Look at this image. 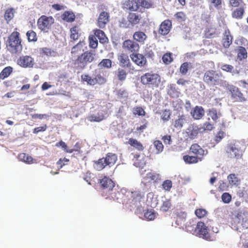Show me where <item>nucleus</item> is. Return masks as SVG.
I'll use <instances>...</instances> for the list:
<instances>
[{
    "mask_svg": "<svg viewBox=\"0 0 248 248\" xmlns=\"http://www.w3.org/2000/svg\"><path fill=\"white\" fill-rule=\"evenodd\" d=\"M21 42L20 33L14 31L8 37L6 45L8 50L12 54L20 53L22 50Z\"/></svg>",
    "mask_w": 248,
    "mask_h": 248,
    "instance_id": "nucleus-1",
    "label": "nucleus"
},
{
    "mask_svg": "<svg viewBox=\"0 0 248 248\" xmlns=\"http://www.w3.org/2000/svg\"><path fill=\"white\" fill-rule=\"evenodd\" d=\"M124 5L130 11H137L154 8V2L153 0H127Z\"/></svg>",
    "mask_w": 248,
    "mask_h": 248,
    "instance_id": "nucleus-2",
    "label": "nucleus"
},
{
    "mask_svg": "<svg viewBox=\"0 0 248 248\" xmlns=\"http://www.w3.org/2000/svg\"><path fill=\"white\" fill-rule=\"evenodd\" d=\"M95 56V53L93 51H85L73 61L74 68L77 70H82L88 63L94 61Z\"/></svg>",
    "mask_w": 248,
    "mask_h": 248,
    "instance_id": "nucleus-3",
    "label": "nucleus"
},
{
    "mask_svg": "<svg viewBox=\"0 0 248 248\" xmlns=\"http://www.w3.org/2000/svg\"><path fill=\"white\" fill-rule=\"evenodd\" d=\"M231 225L235 230L239 232L241 229H248V212L245 210L239 211L232 218Z\"/></svg>",
    "mask_w": 248,
    "mask_h": 248,
    "instance_id": "nucleus-4",
    "label": "nucleus"
},
{
    "mask_svg": "<svg viewBox=\"0 0 248 248\" xmlns=\"http://www.w3.org/2000/svg\"><path fill=\"white\" fill-rule=\"evenodd\" d=\"M222 74L213 70L206 71L203 75V80L207 85L214 86L226 83V81L221 79Z\"/></svg>",
    "mask_w": 248,
    "mask_h": 248,
    "instance_id": "nucleus-5",
    "label": "nucleus"
},
{
    "mask_svg": "<svg viewBox=\"0 0 248 248\" xmlns=\"http://www.w3.org/2000/svg\"><path fill=\"white\" fill-rule=\"evenodd\" d=\"M117 160V156L116 154L108 153L105 157L99 159L94 162V168L98 171L102 170L107 166L111 167L114 165Z\"/></svg>",
    "mask_w": 248,
    "mask_h": 248,
    "instance_id": "nucleus-6",
    "label": "nucleus"
},
{
    "mask_svg": "<svg viewBox=\"0 0 248 248\" xmlns=\"http://www.w3.org/2000/svg\"><path fill=\"white\" fill-rule=\"evenodd\" d=\"M160 82V77L157 74L148 72L140 77V82L142 84L152 88L158 87Z\"/></svg>",
    "mask_w": 248,
    "mask_h": 248,
    "instance_id": "nucleus-7",
    "label": "nucleus"
},
{
    "mask_svg": "<svg viewBox=\"0 0 248 248\" xmlns=\"http://www.w3.org/2000/svg\"><path fill=\"white\" fill-rule=\"evenodd\" d=\"M55 22V19L52 16H41L37 20L38 28L44 32H48Z\"/></svg>",
    "mask_w": 248,
    "mask_h": 248,
    "instance_id": "nucleus-8",
    "label": "nucleus"
},
{
    "mask_svg": "<svg viewBox=\"0 0 248 248\" xmlns=\"http://www.w3.org/2000/svg\"><path fill=\"white\" fill-rule=\"evenodd\" d=\"M226 88L229 91L231 98L233 102L243 103L247 101V97L238 87L228 84Z\"/></svg>",
    "mask_w": 248,
    "mask_h": 248,
    "instance_id": "nucleus-9",
    "label": "nucleus"
},
{
    "mask_svg": "<svg viewBox=\"0 0 248 248\" xmlns=\"http://www.w3.org/2000/svg\"><path fill=\"white\" fill-rule=\"evenodd\" d=\"M144 198V194L140 191L131 192L127 204L132 208L138 207L140 205L141 202L143 200Z\"/></svg>",
    "mask_w": 248,
    "mask_h": 248,
    "instance_id": "nucleus-10",
    "label": "nucleus"
},
{
    "mask_svg": "<svg viewBox=\"0 0 248 248\" xmlns=\"http://www.w3.org/2000/svg\"><path fill=\"white\" fill-rule=\"evenodd\" d=\"M209 229L204 222L200 221L197 223L195 232L200 237L208 241H212L211 237L208 232Z\"/></svg>",
    "mask_w": 248,
    "mask_h": 248,
    "instance_id": "nucleus-11",
    "label": "nucleus"
},
{
    "mask_svg": "<svg viewBox=\"0 0 248 248\" xmlns=\"http://www.w3.org/2000/svg\"><path fill=\"white\" fill-rule=\"evenodd\" d=\"M123 48L131 54L138 52L140 49V45L136 42L130 39H127L124 41L122 44Z\"/></svg>",
    "mask_w": 248,
    "mask_h": 248,
    "instance_id": "nucleus-12",
    "label": "nucleus"
},
{
    "mask_svg": "<svg viewBox=\"0 0 248 248\" xmlns=\"http://www.w3.org/2000/svg\"><path fill=\"white\" fill-rule=\"evenodd\" d=\"M18 65L23 68H32L35 62L34 59L31 56H21L17 60Z\"/></svg>",
    "mask_w": 248,
    "mask_h": 248,
    "instance_id": "nucleus-13",
    "label": "nucleus"
},
{
    "mask_svg": "<svg viewBox=\"0 0 248 248\" xmlns=\"http://www.w3.org/2000/svg\"><path fill=\"white\" fill-rule=\"evenodd\" d=\"M190 152L195 155L200 161H202L204 156L207 154V151L203 150L199 145L197 143L192 144L189 150Z\"/></svg>",
    "mask_w": 248,
    "mask_h": 248,
    "instance_id": "nucleus-14",
    "label": "nucleus"
},
{
    "mask_svg": "<svg viewBox=\"0 0 248 248\" xmlns=\"http://www.w3.org/2000/svg\"><path fill=\"white\" fill-rule=\"evenodd\" d=\"M109 14L107 12H102L99 15L97 21V25L100 29H105L109 21Z\"/></svg>",
    "mask_w": 248,
    "mask_h": 248,
    "instance_id": "nucleus-15",
    "label": "nucleus"
},
{
    "mask_svg": "<svg viewBox=\"0 0 248 248\" xmlns=\"http://www.w3.org/2000/svg\"><path fill=\"white\" fill-rule=\"evenodd\" d=\"M132 61L137 65L142 67L147 64V60L145 56L137 52L130 55Z\"/></svg>",
    "mask_w": 248,
    "mask_h": 248,
    "instance_id": "nucleus-16",
    "label": "nucleus"
},
{
    "mask_svg": "<svg viewBox=\"0 0 248 248\" xmlns=\"http://www.w3.org/2000/svg\"><path fill=\"white\" fill-rule=\"evenodd\" d=\"M227 153L230 158L240 159L243 155V151L234 145H230L227 148Z\"/></svg>",
    "mask_w": 248,
    "mask_h": 248,
    "instance_id": "nucleus-17",
    "label": "nucleus"
},
{
    "mask_svg": "<svg viewBox=\"0 0 248 248\" xmlns=\"http://www.w3.org/2000/svg\"><path fill=\"white\" fill-rule=\"evenodd\" d=\"M98 183L100 184L101 188L108 191L112 190L115 186L114 182L110 178L107 176H104L103 178L99 179Z\"/></svg>",
    "mask_w": 248,
    "mask_h": 248,
    "instance_id": "nucleus-18",
    "label": "nucleus"
},
{
    "mask_svg": "<svg viewBox=\"0 0 248 248\" xmlns=\"http://www.w3.org/2000/svg\"><path fill=\"white\" fill-rule=\"evenodd\" d=\"M171 27V21L169 19L165 20L160 25L158 30L159 34L164 36L167 35L170 31Z\"/></svg>",
    "mask_w": 248,
    "mask_h": 248,
    "instance_id": "nucleus-19",
    "label": "nucleus"
},
{
    "mask_svg": "<svg viewBox=\"0 0 248 248\" xmlns=\"http://www.w3.org/2000/svg\"><path fill=\"white\" fill-rule=\"evenodd\" d=\"M127 19L129 23L133 26L141 22L142 16L141 15L137 13L130 12L127 16Z\"/></svg>",
    "mask_w": 248,
    "mask_h": 248,
    "instance_id": "nucleus-20",
    "label": "nucleus"
},
{
    "mask_svg": "<svg viewBox=\"0 0 248 248\" xmlns=\"http://www.w3.org/2000/svg\"><path fill=\"white\" fill-rule=\"evenodd\" d=\"M118 60L121 65L124 67L130 69H133V66L130 61L128 56L124 53H122L118 56Z\"/></svg>",
    "mask_w": 248,
    "mask_h": 248,
    "instance_id": "nucleus-21",
    "label": "nucleus"
},
{
    "mask_svg": "<svg viewBox=\"0 0 248 248\" xmlns=\"http://www.w3.org/2000/svg\"><path fill=\"white\" fill-rule=\"evenodd\" d=\"M133 39L134 41L139 43L140 44H144L147 39V35L143 31H135L133 35Z\"/></svg>",
    "mask_w": 248,
    "mask_h": 248,
    "instance_id": "nucleus-22",
    "label": "nucleus"
},
{
    "mask_svg": "<svg viewBox=\"0 0 248 248\" xmlns=\"http://www.w3.org/2000/svg\"><path fill=\"white\" fill-rule=\"evenodd\" d=\"M193 118L196 120L201 119L204 115V110L201 106H196L191 111Z\"/></svg>",
    "mask_w": 248,
    "mask_h": 248,
    "instance_id": "nucleus-23",
    "label": "nucleus"
},
{
    "mask_svg": "<svg viewBox=\"0 0 248 248\" xmlns=\"http://www.w3.org/2000/svg\"><path fill=\"white\" fill-rule=\"evenodd\" d=\"M93 31L94 36L98 38L101 44H105L108 43V39L103 31L100 29H95Z\"/></svg>",
    "mask_w": 248,
    "mask_h": 248,
    "instance_id": "nucleus-24",
    "label": "nucleus"
},
{
    "mask_svg": "<svg viewBox=\"0 0 248 248\" xmlns=\"http://www.w3.org/2000/svg\"><path fill=\"white\" fill-rule=\"evenodd\" d=\"M200 128L194 124L190 125L186 129L188 137L192 139L195 138L198 135Z\"/></svg>",
    "mask_w": 248,
    "mask_h": 248,
    "instance_id": "nucleus-25",
    "label": "nucleus"
},
{
    "mask_svg": "<svg viewBox=\"0 0 248 248\" xmlns=\"http://www.w3.org/2000/svg\"><path fill=\"white\" fill-rule=\"evenodd\" d=\"M61 17L64 21L72 23L75 20L76 16L72 11H65L61 15Z\"/></svg>",
    "mask_w": 248,
    "mask_h": 248,
    "instance_id": "nucleus-26",
    "label": "nucleus"
},
{
    "mask_svg": "<svg viewBox=\"0 0 248 248\" xmlns=\"http://www.w3.org/2000/svg\"><path fill=\"white\" fill-rule=\"evenodd\" d=\"M144 179L148 182L157 183L160 180V175L155 172H150L146 174Z\"/></svg>",
    "mask_w": 248,
    "mask_h": 248,
    "instance_id": "nucleus-27",
    "label": "nucleus"
},
{
    "mask_svg": "<svg viewBox=\"0 0 248 248\" xmlns=\"http://www.w3.org/2000/svg\"><path fill=\"white\" fill-rule=\"evenodd\" d=\"M70 38L71 39L77 40L80 36V29L78 25H75L70 29Z\"/></svg>",
    "mask_w": 248,
    "mask_h": 248,
    "instance_id": "nucleus-28",
    "label": "nucleus"
},
{
    "mask_svg": "<svg viewBox=\"0 0 248 248\" xmlns=\"http://www.w3.org/2000/svg\"><path fill=\"white\" fill-rule=\"evenodd\" d=\"M128 143L139 151H142L144 150L143 145L136 139L130 138L128 141Z\"/></svg>",
    "mask_w": 248,
    "mask_h": 248,
    "instance_id": "nucleus-29",
    "label": "nucleus"
},
{
    "mask_svg": "<svg viewBox=\"0 0 248 248\" xmlns=\"http://www.w3.org/2000/svg\"><path fill=\"white\" fill-rule=\"evenodd\" d=\"M232 37L231 35L230 32H225L222 39V44L224 47L228 48L232 43Z\"/></svg>",
    "mask_w": 248,
    "mask_h": 248,
    "instance_id": "nucleus-30",
    "label": "nucleus"
},
{
    "mask_svg": "<svg viewBox=\"0 0 248 248\" xmlns=\"http://www.w3.org/2000/svg\"><path fill=\"white\" fill-rule=\"evenodd\" d=\"M217 29L213 26H209L204 31V37L205 38H211L217 33Z\"/></svg>",
    "mask_w": 248,
    "mask_h": 248,
    "instance_id": "nucleus-31",
    "label": "nucleus"
},
{
    "mask_svg": "<svg viewBox=\"0 0 248 248\" xmlns=\"http://www.w3.org/2000/svg\"><path fill=\"white\" fill-rule=\"evenodd\" d=\"M18 158L20 161L27 164H32L34 163V159L31 156L29 155L26 153H22L19 154L18 155Z\"/></svg>",
    "mask_w": 248,
    "mask_h": 248,
    "instance_id": "nucleus-32",
    "label": "nucleus"
},
{
    "mask_svg": "<svg viewBox=\"0 0 248 248\" xmlns=\"http://www.w3.org/2000/svg\"><path fill=\"white\" fill-rule=\"evenodd\" d=\"M168 94L171 97L175 98L179 96V92L177 91L175 85L171 84L168 86Z\"/></svg>",
    "mask_w": 248,
    "mask_h": 248,
    "instance_id": "nucleus-33",
    "label": "nucleus"
},
{
    "mask_svg": "<svg viewBox=\"0 0 248 248\" xmlns=\"http://www.w3.org/2000/svg\"><path fill=\"white\" fill-rule=\"evenodd\" d=\"M229 184L232 186H237L240 184V179L236 176L235 174L232 173L227 177Z\"/></svg>",
    "mask_w": 248,
    "mask_h": 248,
    "instance_id": "nucleus-34",
    "label": "nucleus"
},
{
    "mask_svg": "<svg viewBox=\"0 0 248 248\" xmlns=\"http://www.w3.org/2000/svg\"><path fill=\"white\" fill-rule=\"evenodd\" d=\"M15 10L13 8H8L4 14V17L7 23H9L14 17Z\"/></svg>",
    "mask_w": 248,
    "mask_h": 248,
    "instance_id": "nucleus-35",
    "label": "nucleus"
},
{
    "mask_svg": "<svg viewBox=\"0 0 248 248\" xmlns=\"http://www.w3.org/2000/svg\"><path fill=\"white\" fill-rule=\"evenodd\" d=\"M13 72V68L11 66L5 67L0 73V79H4L8 77Z\"/></svg>",
    "mask_w": 248,
    "mask_h": 248,
    "instance_id": "nucleus-36",
    "label": "nucleus"
},
{
    "mask_svg": "<svg viewBox=\"0 0 248 248\" xmlns=\"http://www.w3.org/2000/svg\"><path fill=\"white\" fill-rule=\"evenodd\" d=\"M98 67L99 68H110L112 66V61L108 59H103L98 64Z\"/></svg>",
    "mask_w": 248,
    "mask_h": 248,
    "instance_id": "nucleus-37",
    "label": "nucleus"
},
{
    "mask_svg": "<svg viewBox=\"0 0 248 248\" xmlns=\"http://www.w3.org/2000/svg\"><path fill=\"white\" fill-rule=\"evenodd\" d=\"M104 115L102 112H98L96 114L92 115L89 116V120L91 122H99L104 119Z\"/></svg>",
    "mask_w": 248,
    "mask_h": 248,
    "instance_id": "nucleus-38",
    "label": "nucleus"
},
{
    "mask_svg": "<svg viewBox=\"0 0 248 248\" xmlns=\"http://www.w3.org/2000/svg\"><path fill=\"white\" fill-rule=\"evenodd\" d=\"M247 51L243 46H239L237 49V57L240 60L247 58Z\"/></svg>",
    "mask_w": 248,
    "mask_h": 248,
    "instance_id": "nucleus-39",
    "label": "nucleus"
},
{
    "mask_svg": "<svg viewBox=\"0 0 248 248\" xmlns=\"http://www.w3.org/2000/svg\"><path fill=\"white\" fill-rule=\"evenodd\" d=\"M82 81L86 82L87 83L90 85H94L96 84V80L94 78H92L88 75H82L81 76Z\"/></svg>",
    "mask_w": 248,
    "mask_h": 248,
    "instance_id": "nucleus-40",
    "label": "nucleus"
},
{
    "mask_svg": "<svg viewBox=\"0 0 248 248\" xmlns=\"http://www.w3.org/2000/svg\"><path fill=\"white\" fill-rule=\"evenodd\" d=\"M26 36L29 42H35L37 41L38 37L36 33L33 30H29L26 33Z\"/></svg>",
    "mask_w": 248,
    "mask_h": 248,
    "instance_id": "nucleus-41",
    "label": "nucleus"
},
{
    "mask_svg": "<svg viewBox=\"0 0 248 248\" xmlns=\"http://www.w3.org/2000/svg\"><path fill=\"white\" fill-rule=\"evenodd\" d=\"M208 115L211 117L214 121L216 122L221 114L218 112L216 108H212L209 109Z\"/></svg>",
    "mask_w": 248,
    "mask_h": 248,
    "instance_id": "nucleus-42",
    "label": "nucleus"
},
{
    "mask_svg": "<svg viewBox=\"0 0 248 248\" xmlns=\"http://www.w3.org/2000/svg\"><path fill=\"white\" fill-rule=\"evenodd\" d=\"M183 160L186 164H195L200 161L194 156H190L189 155H185L183 156Z\"/></svg>",
    "mask_w": 248,
    "mask_h": 248,
    "instance_id": "nucleus-43",
    "label": "nucleus"
},
{
    "mask_svg": "<svg viewBox=\"0 0 248 248\" xmlns=\"http://www.w3.org/2000/svg\"><path fill=\"white\" fill-rule=\"evenodd\" d=\"M171 207V202L170 199H166L163 201V203L160 207V210L163 212L168 211Z\"/></svg>",
    "mask_w": 248,
    "mask_h": 248,
    "instance_id": "nucleus-44",
    "label": "nucleus"
},
{
    "mask_svg": "<svg viewBox=\"0 0 248 248\" xmlns=\"http://www.w3.org/2000/svg\"><path fill=\"white\" fill-rule=\"evenodd\" d=\"M127 73L124 69L118 68L116 73L117 77L120 81H123L125 80L127 77Z\"/></svg>",
    "mask_w": 248,
    "mask_h": 248,
    "instance_id": "nucleus-45",
    "label": "nucleus"
},
{
    "mask_svg": "<svg viewBox=\"0 0 248 248\" xmlns=\"http://www.w3.org/2000/svg\"><path fill=\"white\" fill-rule=\"evenodd\" d=\"M244 13V9L243 8H237L232 13V16L235 18H241Z\"/></svg>",
    "mask_w": 248,
    "mask_h": 248,
    "instance_id": "nucleus-46",
    "label": "nucleus"
},
{
    "mask_svg": "<svg viewBox=\"0 0 248 248\" xmlns=\"http://www.w3.org/2000/svg\"><path fill=\"white\" fill-rule=\"evenodd\" d=\"M186 121L185 116L182 115L175 121L174 126L177 129L181 128Z\"/></svg>",
    "mask_w": 248,
    "mask_h": 248,
    "instance_id": "nucleus-47",
    "label": "nucleus"
},
{
    "mask_svg": "<svg viewBox=\"0 0 248 248\" xmlns=\"http://www.w3.org/2000/svg\"><path fill=\"white\" fill-rule=\"evenodd\" d=\"M89 45L91 48H96L98 46V41L96 37L93 35L89 36Z\"/></svg>",
    "mask_w": 248,
    "mask_h": 248,
    "instance_id": "nucleus-48",
    "label": "nucleus"
},
{
    "mask_svg": "<svg viewBox=\"0 0 248 248\" xmlns=\"http://www.w3.org/2000/svg\"><path fill=\"white\" fill-rule=\"evenodd\" d=\"M144 217L149 220H153L156 217V213L153 209H148L144 213Z\"/></svg>",
    "mask_w": 248,
    "mask_h": 248,
    "instance_id": "nucleus-49",
    "label": "nucleus"
},
{
    "mask_svg": "<svg viewBox=\"0 0 248 248\" xmlns=\"http://www.w3.org/2000/svg\"><path fill=\"white\" fill-rule=\"evenodd\" d=\"M170 110L165 109L161 113V119L164 122H166L170 119Z\"/></svg>",
    "mask_w": 248,
    "mask_h": 248,
    "instance_id": "nucleus-50",
    "label": "nucleus"
},
{
    "mask_svg": "<svg viewBox=\"0 0 248 248\" xmlns=\"http://www.w3.org/2000/svg\"><path fill=\"white\" fill-rule=\"evenodd\" d=\"M162 60L166 64H169L173 61L172 53H166L162 57Z\"/></svg>",
    "mask_w": 248,
    "mask_h": 248,
    "instance_id": "nucleus-51",
    "label": "nucleus"
},
{
    "mask_svg": "<svg viewBox=\"0 0 248 248\" xmlns=\"http://www.w3.org/2000/svg\"><path fill=\"white\" fill-rule=\"evenodd\" d=\"M57 147L61 146L63 150L66 153H72L74 152V150L73 149H69L68 148V146L63 141L61 140L59 142L56 143L55 145Z\"/></svg>",
    "mask_w": 248,
    "mask_h": 248,
    "instance_id": "nucleus-52",
    "label": "nucleus"
},
{
    "mask_svg": "<svg viewBox=\"0 0 248 248\" xmlns=\"http://www.w3.org/2000/svg\"><path fill=\"white\" fill-rule=\"evenodd\" d=\"M154 146L156 149V154H159L163 151L164 146L160 140H155L154 142Z\"/></svg>",
    "mask_w": 248,
    "mask_h": 248,
    "instance_id": "nucleus-53",
    "label": "nucleus"
},
{
    "mask_svg": "<svg viewBox=\"0 0 248 248\" xmlns=\"http://www.w3.org/2000/svg\"><path fill=\"white\" fill-rule=\"evenodd\" d=\"M190 63L185 62L183 63L180 67V72L183 75H186L188 70Z\"/></svg>",
    "mask_w": 248,
    "mask_h": 248,
    "instance_id": "nucleus-54",
    "label": "nucleus"
},
{
    "mask_svg": "<svg viewBox=\"0 0 248 248\" xmlns=\"http://www.w3.org/2000/svg\"><path fill=\"white\" fill-rule=\"evenodd\" d=\"M243 3V0H229V6L232 8H238Z\"/></svg>",
    "mask_w": 248,
    "mask_h": 248,
    "instance_id": "nucleus-55",
    "label": "nucleus"
},
{
    "mask_svg": "<svg viewBox=\"0 0 248 248\" xmlns=\"http://www.w3.org/2000/svg\"><path fill=\"white\" fill-rule=\"evenodd\" d=\"M133 113L134 115H138L139 116H145V111L144 110L140 107H136L133 108Z\"/></svg>",
    "mask_w": 248,
    "mask_h": 248,
    "instance_id": "nucleus-56",
    "label": "nucleus"
},
{
    "mask_svg": "<svg viewBox=\"0 0 248 248\" xmlns=\"http://www.w3.org/2000/svg\"><path fill=\"white\" fill-rule=\"evenodd\" d=\"M222 202L225 203H229L232 200V196L228 192L223 193L221 196Z\"/></svg>",
    "mask_w": 248,
    "mask_h": 248,
    "instance_id": "nucleus-57",
    "label": "nucleus"
},
{
    "mask_svg": "<svg viewBox=\"0 0 248 248\" xmlns=\"http://www.w3.org/2000/svg\"><path fill=\"white\" fill-rule=\"evenodd\" d=\"M195 214L198 217L201 218L206 216L207 211L204 209L199 208L195 211Z\"/></svg>",
    "mask_w": 248,
    "mask_h": 248,
    "instance_id": "nucleus-58",
    "label": "nucleus"
},
{
    "mask_svg": "<svg viewBox=\"0 0 248 248\" xmlns=\"http://www.w3.org/2000/svg\"><path fill=\"white\" fill-rule=\"evenodd\" d=\"M174 16L179 21H184L186 20V15L183 12H177L175 15Z\"/></svg>",
    "mask_w": 248,
    "mask_h": 248,
    "instance_id": "nucleus-59",
    "label": "nucleus"
},
{
    "mask_svg": "<svg viewBox=\"0 0 248 248\" xmlns=\"http://www.w3.org/2000/svg\"><path fill=\"white\" fill-rule=\"evenodd\" d=\"M172 187V182L170 180H167L163 182L162 184L163 188L167 191H170Z\"/></svg>",
    "mask_w": 248,
    "mask_h": 248,
    "instance_id": "nucleus-60",
    "label": "nucleus"
},
{
    "mask_svg": "<svg viewBox=\"0 0 248 248\" xmlns=\"http://www.w3.org/2000/svg\"><path fill=\"white\" fill-rule=\"evenodd\" d=\"M75 147H77V148L76 149H74V152L75 151V153H74L73 155V156L76 157V158H79L82 157V152L80 150V147L78 146V143H77L75 145Z\"/></svg>",
    "mask_w": 248,
    "mask_h": 248,
    "instance_id": "nucleus-61",
    "label": "nucleus"
},
{
    "mask_svg": "<svg viewBox=\"0 0 248 248\" xmlns=\"http://www.w3.org/2000/svg\"><path fill=\"white\" fill-rule=\"evenodd\" d=\"M42 53L47 56H51L52 54L54 52L50 48L47 47H43L41 49Z\"/></svg>",
    "mask_w": 248,
    "mask_h": 248,
    "instance_id": "nucleus-62",
    "label": "nucleus"
},
{
    "mask_svg": "<svg viewBox=\"0 0 248 248\" xmlns=\"http://www.w3.org/2000/svg\"><path fill=\"white\" fill-rule=\"evenodd\" d=\"M221 69L223 71L231 73L233 70V66L231 65L224 64L221 66Z\"/></svg>",
    "mask_w": 248,
    "mask_h": 248,
    "instance_id": "nucleus-63",
    "label": "nucleus"
},
{
    "mask_svg": "<svg viewBox=\"0 0 248 248\" xmlns=\"http://www.w3.org/2000/svg\"><path fill=\"white\" fill-rule=\"evenodd\" d=\"M47 128V126L46 124H44L42 126L35 128L33 130V133L34 134H37L40 132L45 131L46 130Z\"/></svg>",
    "mask_w": 248,
    "mask_h": 248,
    "instance_id": "nucleus-64",
    "label": "nucleus"
}]
</instances>
